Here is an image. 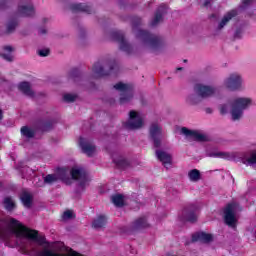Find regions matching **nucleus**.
Here are the masks:
<instances>
[{"instance_id": "nucleus-1", "label": "nucleus", "mask_w": 256, "mask_h": 256, "mask_svg": "<svg viewBox=\"0 0 256 256\" xmlns=\"http://www.w3.org/2000/svg\"><path fill=\"white\" fill-rule=\"evenodd\" d=\"M253 105V99L249 97H237L231 103V117L233 121H239L246 109Z\"/></svg>"}, {"instance_id": "nucleus-2", "label": "nucleus", "mask_w": 256, "mask_h": 256, "mask_svg": "<svg viewBox=\"0 0 256 256\" xmlns=\"http://www.w3.org/2000/svg\"><path fill=\"white\" fill-rule=\"evenodd\" d=\"M70 175L74 181H78V188L83 191L85 187H89V183L91 181V178H89V175H87V172H85V169L75 166L70 170Z\"/></svg>"}, {"instance_id": "nucleus-3", "label": "nucleus", "mask_w": 256, "mask_h": 256, "mask_svg": "<svg viewBox=\"0 0 256 256\" xmlns=\"http://www.w3.org/2000/svg\"><path fill=\"white\" fill-rule=\"evenodd\" d=\"M237 211H239V204L235 202L226 206L224 210V221L229 227H237Z\"/></svg>"}, {"instance_id": "nucleus-4", "label": "nucleus", "mask_w": 256, "mask_h": 256, "mask_svg": "<svg viewBox=\"0 0 256 256\" xmlns=\"http://www.w3.org/2000/svg\"><path fill=\"white\" fill-rule=\"evenodd\" d=\"M63 181V183H66V185H71V178H69V169L67 168H60L58 169V174H49L46 177H44V183H48L51 185V183H55L56 181Z\"/></svg>"}, {"instance_id": "nucleus-5", "label": "nucleus", "mask_w": 256, "mask_h": 256, "mask_svg": "<svg viewBox=\"0 0 256 256\" xmlns=\"http://www.w3.org/2000/svg\"><path fill=\"white\" fill-rule=\"evenodd\" d=\"M223 86L225 89H229V91H239V89L243 87V77L237 73L230 74L229 77L224 80Z\"/></svg>"}, {"instance_id": "nucleus-6", "label": "nucleus", "mask_w": 256, "mask_h": 256, "mask_svg": "<svg viewBox=\"0 0 256 256\" xmlns=\"http://www.w3.org/2000/svg\"><path fill=\"white\" fill-rule=\"evenodd\" d=\"M114 89L116 91H120L121 97H120V103H129L131 99L133 98V90L131 88V85L125 84L123 82H119L114 86Z\"/></svg>"}, {"instance_id": "nucleus-7", "label": "nucleus", "mask_w": 256, "mask_h": 256, "mask_svg": "<svg viewBox=\"0 0 256 256\" xmlns=\"http://www.w3.org/2000/svg\"><path fill=\"white\" fill-rule=\"evenodd\" d=\"M125 129H141L143 127V115L136 111H130L129 120L124 123Z\"/></svg>"}, {"instance_id": "nucleus-8", "label": "nucleus", "mask_w": 256, "mask_h": 256, "mask_svg": "<svg viewBox=\"0 0 256 256\" xmlns=\"http://www.w3.org/2000/svg\"><path fill=\"white\" fill-rule=\"evenodd\" d=\"M17 13L20 17H31L35 15V9L31 0H21Z\"/></svg>"}, {"instance_id": "nucleus-9", "label": "nucleus", "mask_w": 256, "mask_h": 256, "mask_svg": "<svg viewBox=\"0 0 256 256\" xmlns=\"http://www.w3.org/2000/svg\"><path fill=\"white\" fill-rule=\"evenodd\" d=\"M194 91L198 95V97H201L202 99H205L207 97H213V95H215V88L205 86L203 84H196L194 86Z\"/></svg>"}, {"instance_id": "nucleus-10", "label": "nucleus", "mask_w": 256, "mask_h": 256, "mask_svg": "<svg viewBox=\"0 0 256 256\" xmlns=\"http://www.w3.org/2000/svg\"><path fill=\"white\" fill-rule=\"evenodd\" d=\"M181 133L188 139H192V141H207L208 139L205 133L197 130H189L185 127L181 129Z\"/></svg>"}, {"instance_id": "nucleus-11", "label": "nucleus", "mask_w": 256, "mask_h": 256, "mask_svg": "<svg viewBox=\"0 0 256 256\" xmlns=\"http://www.w3.org/2000/svg\"><path fill=\"white\" fill-rule=\"evenodd\" d=\"M137 38L142 39L145 43H148L150 47H155V45H159V38L157 36L151 35L149 32L144 30H138Z\"/></svg>"}, {"instance_id": "nucleus-12", "label": "nucleus", "mask_w": 256, "mask_h": 256, "mask_svg": "<svg viewBox=\"0 0 256 256\" xmlns=\"http://www.w3.org/2000/svg\"><path fill=\"white\" fill-rule=\"evenodd\" d=\"M150 137L154 141V147H161V126L153 123L150 126Z\"/></svg>"}, {"instance_id": "nucleus-13", "label": "nucleus", "mask_w": 256, "mask_h": 256, "mask_svg": "<svg viewBox=\"0 0 256 256\" xmlns=\"http://www.w3.org/2000/svg\"><path fill=\"white\" fill-rule=\"evenodd\" d=\"M199 213V208L197 206L192 205L188 208L184 209L183 215L185 221H190V223H195L197 221V214Z\"/></svg>"}, {"instance_id": "nucleus-14", "label": "nucleus", "mask_w": 256, "mask_h": 256, "mask_svg": "<svg viewBox=\"0 0 256 256\" xmlns=\"http://www.w3.org/2000/svg\"><path fill=\"white\" fill-rule=\"evenodd\" d=\"M79 145L83 151V153H85L86 155H88V157L93 156V154L95 153L96 149L95 146L92 145L91 142H89V140L80 137L79 139Z\"/></svg>"}, {"instance_id": "nucleus-15", "label": "nucleus", "mask_w": 256, "mask_h": 256, "mask_svg": "<svg viewBox=\"0 0 256 256\" xmlns=\"http://www.w3.org/2000/svg\"><path fill=\"white\" fill-rule=\"evenodd\" d=\"M156 157L161 161V163L166 167V169H169L171 167L172 158L171 155H169L167 152L157 150L156 151Z\"/></svg>"}, {"instance_id": "nucleus-16", "label": "nucleus", "mask_w": 256, "mask_h": 256, "mask_svg": "<svg viewBox=\"0 0 256 256\" xmlns=\"http://www.w3.org/2000/svg\"><path fill=\"white\" fill-rule=\"evenodd\" d=\"M200 241V243H211L213 241V235L205 232H198L192 236V242Z\"/></svg>"}, {"instance_id": "nucleus-17", "label": "nucleus", "mask_w": 256, "mask_h": 256, "mask_svg": "<svg viewBox=\"0 0 256 256\" xmlns=\"http://www.w3.org/2000/svg\"><path fill=\"white\" fill-rule=\"evenodd\" d=\"M165 13H167V5L162 4L158 8V10H157V12L155 14V17L152 20V26L157 25V23H161V21H163V16L165 15Z\"/></svg>"}, {"instance_id": "nucleus-18", "label": "nucleus", "mask_w": 256, "mask_h": 256, "mask_svg": "<svg viewBox=\"0 0 256 256\" xmlns=\"http://www.w3.org/2000/svg\"><path fill=\"white\" fill-rule=\"evenodd\" d=\"M241 162L247 166L256 165V152L246 153L241 157Z\"/></svg>"}, {"instance_id": "nucleus-19", "label": "nucleus", "mask_w": 256, "mask_h": 256, "mask_svg": "<svg viewBox=\"0 0 256 256\" xmlns=\"http://www.w3.org/2000/svg\"><path fill=\"white\" fill-rule=\"evenodd\" d=\"M112 158L118 169H125L129 167V160H127V158L118 155H114Z\"/></svg>"}, {"instance_id": "nucleus-20", "label": "nucleus", "mask_w": 256, "mask_h": 256, "mask_svg": "<svg viewBox=\"0 0 256 256\" xmlns=\"http://www.w3.org/2000/svg\"><path fill=\"white\" fill-rule=\"evenodd\" d=\"M236 15L237 10H231L226 13L225 16L222 18L221 22L219 23L218 28L223 29V27H225V25H227V23L231 21L233 17H236Z\"/></svg>"}, {"instance_id": "nucleus-21", "label": "nucleus", "mask_w": 256, "mask_h": 256, "mask_svg": "<svg viewBox=\"0 0 256 256\" xmlns=\"http://www.w3.org/2000/svg\"><path fill=\"white\" fill-rule=\"evenodd\" d=\"M18 89L28 97H33L34 95L33 90L31 89V85L28 82H21L18 85Z\"/></svg>"}, {"instance_id": "nucleus-22", "label": "nucleus", "mask_w": 256, "mask_h": 256, "mask_svg": "<svg viewBox=\"0 0 256 256\" xmlns=\"http://www.w3.org/2000/svg\"><path fill=\"white\" fill-rule=\"evenodd\" d=\"M0 56L5 59V61H13V47L5 46L0 52Z\"/></svg>"}, {"instance_id": "nucleus-23", "label": "nucleus", "mask_w": 256, "mask_h": 256, "mask_svg": "<svg viewBox=\"0 0 256 256\" xmlns=\"http://www.w3.org/2000/svg\"><path fill=\"white\" fill-rule=\"evenodd\" d=\"M106 224L107 218L104 215H100L93 221L92 227H94V229H101V227H105Z\"/></svg>"}, {"instance_id": "nucleus-24", "label": "nucleus", "mask_w": 256, "mask_h": 256, "mask_svg": "<svg viewBox=\"0 0 256 256\" xmlns=\"http://www.w3.org/2000/svg\"><path fill=\"white\" fill-rule=\"evenodd\" d=\"M188 179L192 181V183H197V181L201 180V172L197 169H192L188 172Z\"/></svg>"}, {"instance_id": "nucleus-25", "label": "nucleus", "mask_w": 256, "mask_h": 256, "mask_svg": "<svg viewBox=\"0 0 256 256\" xmlns=\"http://www.w3.org/2000/svg\"><path fill=\"white\" fill-rule=\"evenodd\" d=\"M116 39H117L118 43L120 44V49L122 51L129 52V44L125 40V36H123V34L119 33V34H117V38Z\"/></svg>"}, {"instance_id": "nucleus-26", "label": "nucleus", "mask_w": 256, "mask_h": 256, "mask_svg": "<svg viewBox=\"0 0 256 256\" xmlns=\"http://www.w3.org/2000/svg\"><path fill=\"white\" fill-rule=\"evenodd\" d=\"M149 227V223H147V218L140 217L134 222V229H145Z\"/></svg>"}, {"instance_id": "nucleus-27", "label": "nucleus", "mask_w": 256, "mask_h": 256, "mask_svg": "<svg viewBox=\"0 0 256 256\" xmlns=\"http://www.w3.org/2000/svg\"><path fill=\"white\" fill-rule=\"evenodd\" d=\"M112 203L116 207H123V205L125 204V197L121 194L114 195L112 196Z\"/></svg>"}, {"instance_id": "nucleus-28", "label": "nucleus", "mask_w": 256, "mask_h": 256, "mask_svg": "<svg viewBox=\"0 0 256 256\" xmlns=\"http://www.w3.org/2000/svg\"><path fill=\"white\" fill-rule=\"evenodd\" d=\"M93 71L97 74L98 77L109 75V73L105 72V68H103V66L99 62L94 65Z\"/></svg>"}, {"instance_id": "nucleus-29", "label": "nucleus", "mask_w": 256, "mask_h": 256, "mask_svg": "<svg viewBox=\"0 0 256 256\" xmlns=\"http://www.w3.org/2000/svg\"><path fill=\"white\" fill-rule=\"evenodd\" d=\"M24 207H31L32 197L28 192H23L20 197Z\"/></svg>"}, {"instance_id": "nucleus-30", "label": "nucleus", "mask_w": 256, "mask_h": 256, "mask_svg": "<svg viewBox=\"0 0 256 256\" xmlns=\"http://www.w3.org/2000/svg\"><path fill=\"white\" fill-rule=\"evenodd\" d=\"M21 133H22L23 137H26L27 139H31L32 137L35 136V131H33V129H31L27 126H23L21 128Z\"/></svg>"}, {"instance_id": "nucleus-31", "label": "nucleus", "mask_w": 256, "mask_h": 256, "mask_svg": "<svg viewBox=\"0 0 256 256\" xmlns=\"http://www.w3.org/2000/svg\"><path fill=\"white\" fill-rule=\"evenodd\" d=\"M4 207L7 211H13L15 209V202L11 197H6L4 199Z\"/></svg>"}, {"instance_id": "nucleus-32", "label": "nucleus", "mask_w": 256, "mask_h": 256, "mask_svg": "<svg viewBox=\"0 0 256 256\" xmlns=\"http://www.w3.org/2000/svg\"><path fill=\"white\" fill-rule=\"evenodd\" d=\"M210 157H216L218 159H228V160L233 158V156H231L227 152H214L210 154Z\"/></svg>"}, {"instance_id": "nucleus-33", "label": "nucleus", "mask_w": 256, "mask_h": 256, "mask_svg": "<svg viewBox=\"0 0 256 256\" xmlns=\"http://www.w3.org/2000/svg\"><path fill=\"white\" fill-rule=\"evenodd\" d=\"M73 11H89V7L85 4H74L72 6Z\"/></svg>"}, {"instance_id": "nucleus-34", "label": "nucleus", "mask_w": 256, "mask_h": 256, "mask_svg": "<svg viewBox=\"0 0 256 256\" xmlns=\"http://www.w3.org/2000/svg\"><path fill=\"white\" fill-rule=\"evenodd\" d=\"M75 99H77V95H75V94H65L64 95V101H66L67 103H73V101H75Z\"/></svg>"}, {"instance_id": "nucleus-35", "label": "nucleus", "mask_w": 256, "mask_h": 256, "mask_svg": "<svg viewBox=\"0 0 256 256\" xmlns=\"http://www.w3.org/2000/svg\"><path fill=\"white\" fill-rule=\"evenodd\" d=\"M16 27H17V22L15 21L9 22L7 25V33H12V31H15Z\"/></svg>"}, {"instance_id": "nucleus-36", "label": "nucleus", "mask_w": 256, "mask_h": 256, "mask_svg": "<svg viewBox=\"0 0 256 256\" xmlns=\"http://www.w3.org/2000/svg\"><path fill=\"white\" fill-rule=\"evenodd\" d=\"M186 101H187V103H189L190 105H195V104H197V96H195V95H189V96L186 98Z\"/></svg>"}, {"instance_id": "nucleus-37", "label": "nucleus", "mask_w": 256, "mask_h": 256, "mask_svg": "<svg viewBox=\"0 0 256 256\" xmlns=\"http://www.w3.org/2000/svg\"><path fill=\"white\" fill-rule=\"evenodd\" d=\"M220 113L222 115H225V113H229V105L228 104L220 105Z\"/></svg>"}, {"instance_id": "nucleus-38", "label": "nucleus", "mask_w": 256, "mask_h": 256, "mask_svg": "<svg viewBox=\"0 0 256 256\" xmlns=\"http://www.w3.org/2000/svg\"><path fill=\"white\" fill-rule=\"evenodd\" d=\"M253 4V0H243L242 5L240 6V9H247L249 5Z\"/></svg>"}, {"instance_id": "nucleus-39", "label": "nucleus", "mask_w": 256, "mask_h": 256, "mask_svg": "<svg viewBox=\"0 0 256 256\" xmlns=\"http://www.w3.org/2000/svg\"><path fill=\"white\" fill-rule=\"evenodd\" d=\"M73 217V211L67 210L63 213V219H71Z\"/></svg>"}, {"instance_id": "nucleus-40", "label": "nucleus", "mask_w": 256, "mask_h": 256, "mask_svg": "<svg viewBox=\"0 0 256 256\" xmlns=\"http://www.w3.org/2000/svg\"><path fill=\"white\" fill-rule=\"evenodd\" d=\"M38 55H40V57H47V55H49V49L39 50Z\"/></svg>"}, {"instance_id": "nucleus-41", "label": "nucleus", "mask_w": 256, "mask_h": 256, "mask_svg": "<svg viewBox=\"0 0 256 256\" xmlns=\"http://www.w3.org/2000/svg\"><path fill=\"white\" fill-rule=\"evenodd\" d=\"M210 4H211V0L204 1V7H209Z\"/></svg>"}, {"instance_id": "nucleus-42", "label": "nucleus", "mask_w": 256, "mask_h": 256, "mask_svg": "<svg viewBox=\"0 0 256 256\" xmlns=\"http://www.w3.org/2000/svg\"><path fill=\"white\" fill-rule=\"evenodd\" d=\"M5 3H7V0H0V6L5 5Z\"/></svg>"}, {"instance_id": "nucleus-43", "label": "nucleus", "mask_w": 256, "mask_h": 256, "mask_svg": "<svg viewBox=\"0 0 256 256\" xmlns=\"http://www.w3.org/2000/svg\"><path fill=\"white\" fill-rule=\"evenodd\" d=\"M1 119H3V111H1V109H0V121H1Z\"/></svg>"}, {"instance_id": "nucleus-44", "label": "nucleus", "mask_w": 256, "mask_h": 256, "mask_svg": "<svg viewBox=\"0 0 256 256\" xmlns=\"http://www.w3.org/2000/svg\"><path fill=\"white\" fill-rule=\"evenodd\" d=\"M40 33H42V34L45 33V29H41Z\"/></svg>"}, {"instance_id": "nucleus-45", "label": "nucleus", "mask_w": 256, "mask_h": 256, "mask_svg": "<svg viewBox=\"0 0 256 256\" xmlns=\"http://www.w3.org/2000/svg\"><path fill=\"white\" fill-rule=\"evenodd\" d=\"M113 69H115V65H113V67L110 68V70H113Z\"/></svg>"}, {"instance_id": "nucleus-46", "label": "nucleus", "mask_w": 256, "mask_h": 256, "mask_svg": "<svg viewBox=\"0 0 256 256\" xmlns=\"http://www.w3.org/2000/svg\"><path fill=\"white\" fill-rule=\"evenodd\" d=\"M254 236L256 237V232H254Z\"/></svg>"}]
</instances>
